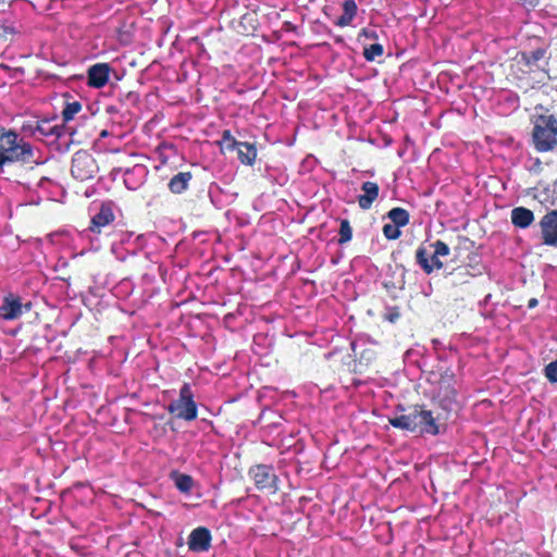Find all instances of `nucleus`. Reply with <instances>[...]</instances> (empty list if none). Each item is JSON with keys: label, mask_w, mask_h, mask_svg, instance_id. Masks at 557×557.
Segmentation results:
<instances>
[{"label": "nucleus", "mask_w": 557, "mask_h": 557, "mask_svg": "<svg viewBox=\"0 0 557 557\" xmlns=\"http://www.w3.org/2000/svg\"><path fill=\"white\" fill-rule=\"evenodd\" d=\"M387 218L391 220V223L403 227L406 226L409 223V212L400 207L392 208L387 212Z\"/></svg>", "instance_id": "a878e982"}, {"label": "nucleus", "mask_w": 557, "mask_h": 557, "mask_svg": "<svg viewBox=\"0 0 557 557\" xmlns=\"http://www.w3.org/2000/svg\"><path fill=\"white\" fill-rule=\"evenodd\" d=\"M363 58L366 59V61L368 62H373L375 61L376 58H380L383 55L384 53V48L381 44L379 42H373V44H363Z\"/></svg>", "instance_id": "cd10ccee"}, {"label": "nucleus", "mask_w": 557, "mask_h": 557, "mask_svg": "<svg viewBox=\"0 0 557 557\" xmlns=\"http://www.w3.org/2000/svg\"><path fill=\"white\" fill-rule=\"evenodd\" d=\"M194 397L190 384L184 383L180 388L178 398L168 405V412L185 421L195 420L197 418L198 408Z\"/></svg>", "instance_id": "7ed1b4c3"}, {"label": "nucleus", "mask_w": 557, "mask_h": 557, "mask_svg": "<svg viewBox=\"0 0 557 557\" xmlns=\"http://www.w3.org/2000/svg\"><path fill=\"white\" fill-rule=\"evenodd\" d=\"M191 178L190 172H178L171 177L168 187L171 193L180 195L188 189Z\"/></svg>", "instance_id": "412c9836"}, {"label": "nucleus", "mask_w": 557, "mask_h": 557, "mask_svg": "<svg viewBox=\"0 0 557 557\" xmlns=\"http://www.w3.org/2000/svg\"><path fill=\"white\" fill-rule=\"evenodd\" d=\"M416 260L426 274H431L434 269L440 270L444 267V263L440 260V257L435 253L429 256L426 249L423 246H420L417 249Z\"/></svg>", "instance_id": "2eb2a0df"}, {"label": "nucleus", "mask_w": 557, "mask_h": 557, "mask_svg": "<svg viewBox=\"0 0 557 557\" xmlns=\"http://www.w3.org/2000/svg\"><path fill=\"white\" fill-rule=\"evenodd\" d=\"M399 318V313L395 312V313H389L387 315V320L391 321V322H395L397 319Z\"/></svg>", "instance_id": "37998d69"}, {"label": "nucleus", "mask_w": 557, "mask_h": 557, "mask_svg": "<svg viewBox=\"0 0 557 557\" xmlns=\"http://www.w3.org/2000/svg\"><path fill=\"white\" fill-rule=\"evenodd\" d=\"M510 220L518 228H528L534 222V213L525 207H516L510 212Z\"/></svg>", "instance_id": "a211bd4d"}, {"label": "nucleus", "mask_w": 557, "mask_h": 557, "mask_svg": "<svg viewBox=\"0 0 557 557\" xmlns=\"http://www.w3.org/2000/svg\"><path fill=\"white\" fill-rule=\"evenodd\" d=\"M111 252L115 256V258L117 260H120V261H125L126 260V255H124L121 251V246H119L116 240L112 242V244H111Z\"/></svg>", "instance_id": "4c0bfd02"}, {"label": "nucleus", "mask_w": 557, "mask_h": 557, "mask_svg": "<svg viewBox=\"0 0 557 557\" xmlns=\"http://www.w3.org/2000/svg\"><path fill=\"white\" fill-rule=\"evenodd\" d=\"M412 419L413 424H416L413 433L432 436H436L441 433L440 425L437 424V418L433 416L431 410L424 409L421 406H414L412 408Z\"/></svg>", "instance_id": "39448f33"}, {"label": "nucleus", "mask_w": 557, "mask_h": 557, "mask_svg": "<svg viewBox=\"0 0 557 557\" xmlns=\"http://www.w3.org/2000/svg\"><path fill=\"white\" fill-rule=\"evenodd\" d=\"M532 139L539 152L552 151L557 146V119L553 114L539 115L534 122Z\"/></svg>", "instance_id": "f03ea898"}, {"label": "nucleus", "mask_w": 557, "mask_h": 557, "mask_svg": "<svg viewBox=\"0 0 557 557\" xmlns=\"http://www.w3.org/2000/svg\"><path fill=\"white\" fill-rule=\"evenodd\" d=\"M239 143L240 141L236 140L228 129L222 133V139L220 144L225 149L233 151L237 146H239Z\"/></svg>", "instance_id": "2f4dec72"}, {"label": "nucleus", "mask_w": 557, "mask_h": 557, "mask_svg": "<svg viewBox=\"0 0 557 557\" xmlns=\"http://www.w3.org/2000/svg\"><path fill=\"white\" fill-rule=\"evenodd\" d=\"M55 120L57 117H53L52 120H41L35 122V132H37V139H61L66 135L72 136L75 133L73 128L67 127L64 124H51V122Z\"/></svg>", "instance_id": "6e6552de"}, {"label": "nucleus", "mask_w": 557, "mask_h": 557, "mask_svg": "<svg viewBox=\"0 0 557 557\" xmlns=\"http://www.w3.org/2000/svg\"><path fill=\"white\" fill-rule=\"evenodd\" d=\"M237 150L238 160L246 165H252L257 158V149L253 144L242 141L235 148Z\"/></svg>", "instance_id": "4be33fe9"}, {"label": "nucleus", "mask_w": 557, "mask_h": 557, "mask_svg": "<svg viewBox=\"0 0 557 557\" xmlns=\"http://www.w3.org/2000/svg\"><path fill=\"white\" fill-rule=\"evenodd\" d=\"M490 299H491V295L488 294L485 296L483 304H487L490 301Z\"/></svg>", "instance_id": "c03bdc74"}, {"label": "nucleus", "mask_w": 557, "mask_h": 557, "mask_svg": "<svg viewBox=\"0 0 557 557\" xmlns=\"http://www.w3.org/2000/svg\"><path fill=\"white\" fill-rule=\"evenodd\" d=\"M357 40L361 45L367 44V40L376 42V40H379V34L374 28L364 27L359 32Z\"/></svg>", "instance_id": "7c9ffc66"}, {"label": "nucleus", "mask_w": 557, "mask_h": 557, "mask_svg": "<svg viewBox=\"0 0 557 557\" xmlns=\"http://www.w3.org/2000/svg\"><path fill=\"white\" fill-rule=\"evenodd\" d=\"M249 474L252 476L256 486L259 490H267L271 493H276L277 475L274 472V468L270 465H256L250 468Z\"/></svg>", "instance_id": "423d86ee"}, {"label": "nucleus", "mask_w": 557, "mask_h": 557, "mask_svg": "<svg viewBox=\"0 0 557 557\" xmlns=\"http://www.w3.org/2000/svg\"><path fill=\"white\" fill-rule=\"evenodd\" d=\"M388 422L392 426L396 429H400L408 432H414L413 419H412V409L407 414L395 416L388 419Z\"/></svg>", "instance_id": "393cba45"}, {"label": "nucleus", "mask_w": 557, "mask_h": 557, "mask_svg": "<svg viewBox=\"0 0 557 557\" xmlns=\"http://www.w3.org/2000/svg\"><path fill=\"white\" fill-rule=\"evenodd\" d=\"M357 10H358V7H357V3L355 2V0H345L343 3V13L337 18L336 25L339 27H345V26L350 25V23L352 22V20L355 18V16L357 14Z\"/></svg>", "instance_id": "5701e85b"}, {"label": "nucleus", "mask_w": 557, "mask_h": 557, "mask_svg": "<svg viewBox=\"0 0 557 557\" xmlns=\"http://www.w3.org/2000/svg\"><path fill=\"white\" fill-rule=\"evenodd\" d=\"M148 174V170L143 164H136L132 169H127L124 173V184L127 189L136 190L145 182Z\"/></svg>", "instance_id": "4468645a"}, {"label": "nucleus", "mask_w": 557, "mask_h": 557, "mask_svg": "<svg viewBox=\"0 0 557 557\" xmlns=\"http://www.w3.org/2000/svg\"><path fill=\"white\" fill-rule=\"evenodd\" d=\"M350 347L354 356L358 358V364L360 368L368 367L374 361L376 357V352L373 348L366 347L364 338L351 341ZM358 371L361 372V369H358Z\"/></svg>", "instance_id": "ddd939ff"}, {"label": "nucleus", "mask_w": 557, "mask_h": 557, "mask_svg": "<svg viewBox=\"0 0 557 557\" xmlns=\"http://www.w3.org/2000/svg\"><path fill=\"white\" fill-rule=\"evenodd\" d=\"M132 236H133V233H131V232H122L119 235V242H116V243L119 244V246L127 244L131 240Z\"/></svg>", "instance_id": "ea45409f"}, {"label": "nucleus", "mask_w": 557, "mask_h": 557, "mask_svg": "<svg viewBox=\"0 0 557 557\" xmlns=\"http://www.w3.org/2000/svg\"><path fill=\"white\" fill-rule=\"evenodd\" d=\"M383 234L387 239L394 240L400 237L401 232L399 226L393 223H386L383 226Z\"/></svg>", "instance_id": "473e14b6"}, {"label": "nucleus", "mask_w": 557, "mask_h": 557, "mask_svg": "<svg viewBox=\"0 0 557 557\" xmlns=\"http://www.w3.org/2000/svg\"><path fill=\"white\" fill-rule=\"evenodd\" d=\"M82 110V103L79 101H66L62 110L63 124L72 121L74 116Z\"/></svg>", "instance_id": "c85d7f7f"}, {"label": "nucleus", "mask_w": 557, "mask_h": 557, "mask_svg": "<svg viewBox=\"0 0 557 557\" xmlns=\"http://www.w3.org/2000/svg\"><path fill=\"white\" fill-rule=\"evenodd\" d=\"M537 304H539V301L536 298H531L528 301V308H530V309L535 308L537 306Z\"/></svg>", "instance_id": "79ce46f5"}, {"label": "nucleus", "mask_w": 557, "mask_h": 557, "mask_svg": "<svg viewBox=\"0 0 557 557\" xmlns=\"http://www.w3.org/2000/svg\"><path fill=\"white\" fill-rule=\"evenodd\" d=\"M22 132L26 135H30L37 138V132H35V122L24 123L22 126Z\"/></svg>", "instance_id": "58836bf2"}, {"label": "nucleus", "mask_w": 557, "mask_h": 557, "mask_svg": "<svg viewBox=\"0 0 557 557\" xmlns=\"http://www.w3.org/2000/svg\"><path fill=\"white\" fill-rule=\"evenodd\" d=\"M546 193L547 197L545 200H549L553 206L557 207V180L550 188H546Z\"/></svg>", "instance_id": "c9c22d12"}, {"label": "nucleus", "mask_w": 557, "mask_h": 557, "mask_svg": "<svg viewBox=\"0 0 557 557\" xmlns=\"http://www.w3.org/2000/svg\"><path fill=\"white\" fill-rule=\"evenodd\" d=\"M98 166L94 157L86 150H78L73 154L71 174L81 182H85L95 176Z\"/></svg>", "instance_id": "20e7f679"}, {"label": "nucleus", "mask_w": 557, "mask_h": 557, "mask_svg": "<svg viewBox=\"0 0 557 557\" xmlns=\"http://www.w3.org/2000/svg\"><path fill=\"white\" fill-rule=\"evenodd\" d=\"M141 239H143V235H138V236L136 237V242H140Z\"/></svg>", "instance_id": "49530a36"}, {"label": "nucleus", "mask_w": 557, "mask_h": 557, "mask_svg": "<svg viewBox=\"0 0 557 557\" xmlns=\"http://www.w3.org/2000/svg\"><path fill=\"white\" fill-rule=\"evenodd\" d=\"M405 273L406 269L403 265H396L391 280L384 282L386 288H405Z\"/></svg>", "instance_id": "bb28decb"}, {"label": "nucleus", "mask_w": 557, "mask_h": 557, "mask_svg": "<svg viewBox=\"0 0 557 557\" xmlns=\"http://www.w3.org/2000/svg\"><path fill=\"white\" fill-rule=\"evenodd\" d=\"M438 405L445 411H451L457 405V391L449 382L447 385L440 386Z\"/></svg>", "instance_id": "6ab92c4d"}, {"label": "nucleus", "mask_w": 557, "mask_h": 557, "mask_svg": "<svg viewBox=\"0 0 557 557\" xmlns=\"http://www.w3.org/2000/svg\"><path fill=\"white\" fill-rule=\"evenodd\" d=\"M453 379H454V373L449 370H446L445 373L441 377V385H447L448 382L451 384Z\"/></svg>", "instance_id": "a19ab883"}, {"label": "nucleus", "mask_w": 557, "mask_h": 557, "mask_svg": "<svg viewBox=\"0 0 557 557\" xmlns=\"http://www.w3.org/2000/svg\"><path fill=\"white\" fill-rule=\"evenodd\" d=\"M544 375L550 383H557V358L545 366Z\"/></svg>", "instance_id": "72a5a7b5"}, {"label": "nucleus", "mask_w": 557, "mask_h": 557, "mask_svg": "<svg viewBox=\"0 0 557 557\" xmlns=\"http://www.w3.org/2000/svg\"><path fill=\"white\" fill-rule=\"evenodd\" d=\"M539 225L543 244L557 247V210H550L544 214Z\"/></svg>", "instance_id": "9d476101"}, {"label": "nucleus", "mask_w": 557, "mask_h": 557, "mask_svg": "<svg viewBox=\"0 0 557 557\" xmlns=\"http://www.w3.org/2000/svg\"><path fill=\"white\" fill-rule=\"evenodd\" d=\"M513 103H515L516 106H518V103H519V98H518V96H515Z\"/></svg>", "instance_id": "a18cd8bd"}, {"label": "nucleus", "mask_w": 557, "mask_h": 557, "mask_svg": "<svg viewBox=\"0 0 557 557\" xmlns=\"http://www.w3.org/2000/svg\"><path fill=\"white\" fill-rule=\"evenodd\" d=\"M22 22L12 10V2L7 9L0 10V39L7 40L22 34Z\"/></svg>", "instance_id": "0eeeda50"}, {"label": "nucleus", "mask_w": 557, "mask_h": 557, "mask_svg": "<svg viewBox=\"0 0 557 557\" xmlns=\"http://www.w3.org/2000/svg\"><path fill=\"white\" fill-rule=\"evenodd\" d=\"M111 66L108 63H96L87 70V85L100 89L104 87L110 78Z\"/></svg>", "instance_id": "f8f14e48"}, {"label": "nucleus", "mask_w": 557, "mask_h": 557, "mask_svg": "<svg viewBox=\"0 0 557 557\" xmlns=\"http://www.w3.org/2000/svg\"><path fill=\"white\" fill-rule=\"evenodd\" d=\"M170 479L174 483V486L182 494H190L193 487L195 486V480L191 475L180 472L178 470H172L170 472Z\"/></svg>", "instance_id": "aec40b11"}, {"label": "nucleus", "mask_w": 557, "mask_h": 557, "mask_svg": "<svg viewBox=\"0 0 557 557\" xmlns=\"http://www.w3.org/2000/svg\"><path fill=\"white\" fill-rule=\"evenodd\" d=\"M114 220L112 208L101 205L100 210L91 218V225L87 232L101 233V228L108 226Z\"/></svg>", "instance_id": "dca6fc26"}, {"label": "nucleus", "mask_w": 557, "mask_h": 557, "mask_svg": "<svg viewBox=\"0 0 557 557\" xmlns=\"http://www.w3.org/2000/svg\"><path fill=\"white\" fill-rule=\"evenodd\" d=\"M24 305L21 297L14 294H9L3 297L0 305V320L13 321L23 314ZM30 304L25 305V309L29 310Z\"/></svg>", "instance_id": "1a4fd4ad"}, {"label": "nucleus", "mask_w": 557, "mask_h": 557, "mask_svg": "<svg viewBox=\"0 0 557 557\" xmlns=\"http://www.w3.org/2000/svg\"><path fill=\"white\" fill-rule=\"evenodd\" d=\"M34 157L29 143L18 137L13 129L0 128V169L11 163H28Z\"/></svg>", "instance_id": "f257e3e1"}, {"label": "nucleus", "mask_w": 557, "mask_h": 557, "mask_svg": "<svg viewBox=\"0 0 557 557\" xmlns=\"http://www.w3.org/2000/svg\"><path fill=\"white\" fill-rule=\"evenodd\" d=\"M214 190H220V187L215 184H212L209 188V197H210L212 205L220 209L222 207V205L220 202V199L216 198Z\"/></svg>", "instance_id": "e433bc0d"}, {"label": "nucleus", "mask_w": 557, "mask_h": 557, "mask_svg": "<svg viewBox=\"0 0 557 557\" xmlns=\"http://www.w3.org/2000/svg\"><path fill=\"white\" fill-rule=\"evenodd\" d=\"M211 532L206 527L194 529L188 536V548L195 553L208 552L211 547Z\"/></svg>", "instance_id": "9b49d317"}, {"label": "nucleus", "mask_w": 557, "mask_h": 557, "mask_svg": "<svg viewBox=\"0 0 557 557\" xmlns=\"http://www.w3.org/2000/svg\"><path fill=\"white\" fill-rule=\"evenodd\" d=\"M362 194L358 196V205L362 210H369L379 197L380 187L376 183L367 181L361 185Z\"/></svg>", "instance_id": "f3484780"}, {"label": "nucleus", "mask_w": 557, "mask_h": 557, "mask_svg": "<svg viewBox=\"0 0 557 557\" xmlns=\"http://www.w3.org/2000/svg\"><path fill=\"white\" fill-rule=\"evenodd\" d=\"M352 238V228L347 219L341 220L338 244L344 245Z\"/></svg>", "instance_id": "c756f323"}, {"label": "nucleus", "mask_w": 557, "mask_h": 557, "mask_svg": "<svg viewBox=\"0 0 557 557\" xmlns=\"http://www.w3.org/2000/svg\"><path fill=\"white\" fill-rule=\"evenodd\" d=\"M547 49L544 47H539L530 52H521V62H523L527 66H539V62L546 58Z\"/></svg>", "instance_id": "b1692460"}, {"label": "nucleus", "mask_w": 557, "mask_h": 557, "mask_svg": "<svg viewBox=\"0 0 557 557\" xmlns=\"http://www.w3.org/2000/svg\"><path fill=\"white\" fill-rule=\"evenodd\" d=\"M4 2H5V0H0V4H1V3H4Z\"/></svg>", "instance_id": "de8ad7c7"}, {"label": "nucleus", "mask_w": 557, "mask_h": 557, "mask_svg": "<svg viewBox=\"0 0 557 557\" xmlns=\"http://www.w3.org/2000/svg\"><path fill=\"white\" fill-rule=\"evenodd\" d=\"M431 246L434 248L433 253H435L438 257H445L448 256L450 252V249L448 245L442 240H436Z\"/></svg>", "instance_id": "f704fd0d"}]
</instances>
